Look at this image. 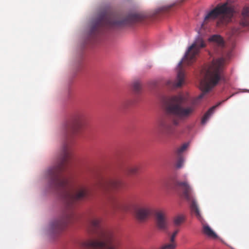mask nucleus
Listing matches in <instances>:
<instances>
[{
	"label": "nucleus",
	"mask_w": 249,
	"mask_h": 249,
	"mask_svg": "<svg viewBox=\"0 0 249 249\" xmlns=\"http://www.w3.org/2000/svg\"><path fill=\"white\" fill-rule=\"evenodd\" d=\"M83 124L84 117L81 114H75L66 124L64 128L65 140L54 165L49 167L45 173L50 186L60 192L65 203L66 209L62 215H74L71 210L73 204L85 197L87 195L86 187L80 186L73 188L69 184V179L61 174L71 157V138L78 133Z\"/></svg>",
	"instance_id": "f257e3e1"
},
{
	"label": "nucleus",
	"mask_w": 249,
	"mask_h": 249,
	"mask_svg": "<svg viewBox=\"0 0 249 249\" xmlns=\"http://www.w3.org/2000/svg\"><path fill=\"white\" fill-rule=\"evenodd\" d=\"M188 100L187 94H179L169 98L165 105V117L158 124L160 131L167 135L173 134L180 122L188 118L195 110L194 106L182 107Z\"/></svg>",
	"instance_id": "f03ea898"
},
{
	"label": "nucleus",
	"mask_w": 249,
	"mask_h": 249,
	"mask_svg": "<svg viewBox=\"0 0 249 249\" xmlns=\"http://www.w3.org/2000/svg\"><path fill=\"white\" fill-rule=\"evenodd\" d=\"M225 59L223 57L213 60L209 66L203 67L200 71L201 79L200 81V89L202 93L194 101L197 104L219 81L224 77Z\"/></svg>",
	"instance_id": "7ed1b4c3"
},
{
	"label": "nucleus",
	"mask_w": 249,
	"mask_h": 249,
	"mask_svg": "<svg viewBox=\"0 0 249 249\" xmlns=\"http://www.w3.org/2000/svg\"><path fill=\"white\" fill-rule=\"evenodd\" d=\"M146 18V16L141 13H132L128 14L124 18L114 14L102 13L94 21L91 28V34L99 32L100 28H113L124 25H130L135 23L142 21Z\"/></svg>",
	"instance_id": "20e7f679"
},
{
	"label": "nucleus",
	"mask_w": 249,
	"mask_h": 249,
	"mask_svg": "<svg viewBox=\"0 0 249 249\" xmlns=\"http://www.w3.org/2000/svg\"><path fill=\"white\" fill-rule=\"evenodd\" d=\"M205 45V43L201 37H198L196 39L194 42L188 48L183 59L178 63L180 69L178 72L176 81H168L167 82L168 86L173 88H178L182 85L185 78L184 72L181 69L183 62L187 65H191L196 61L200 50L204 48Z\"/></svg>",
	"instance_id": "39448f33"
},
{
	"label": "nucleus",
	"mask_w": 249,
	"mask_h": 249,
	"mask_svg": "<svg viewBox=\"0 0 249 249\" xmlns=\"http://www.w3.org/2000/svg\"><path fill=\"white\" fill-rule=\"evenodd\" d=\"M233 8L228 6V3L217 5L214 9L207 12L204 17L203 22L201 25V28H204L205 25L219 18V22L222 24L229 22L233 16Z\"/></svg>",
	"instance_id": "423d86ee"
},
{
	"label": "nucleus",
	"mask_w": 249,
	"mask_h": 249,
	"mask_svg": "<svg viewBox=\"0 0 249 249\" xmlns=\"http://www.w3.org/2000/svg\"><path fill=\"white\" fill-rule=\"evenodd\" d=\"M102 240H89L83 244L88 249H117L119 245V239L111 231L101 230Z\"/></svg>",
	"instance_id": "0eeeda50"
},
{
	"label": "nucleus",
	"mask_w": 249,
	"mask_h": 249,
	"mask_svg": "<svg viewBox=\"0 0 249 249\" xmlns=\"http://www.w3.org/2000/svg\"><path fill=\"white\" fill-rule=\"evenodd\" d=\"M176 186L182 191V196L190 203L192 212L199 218L200 214L196 200L194 198L192 189L187 181H177Z\"/></svg>",
	"instance_id": "6e6552de"
},
{
	"label": "nucleus",
	"mask_w": 249,
	"mask_h": 249,
	"mask_svg": "<svg viewBox=\"0 0 249 249\" xmlns=\"http://www.w3.org/2000/svg\"><path fill=\"white\" fill-rule=\"evenodd\" d=\"M155 223L158 229L161 231L166 230L168 226V220L166 213L161 211L156 212Z\"/></svg>",
	"instance_id": "1a4fd4ad"
},
{
	"label": "nucleus",
	"mask_w": 249,
	"mask_h": 249,
	"mask_svg": "<svg viewBox=\"0 0 249 249\" xmlns=\"http://www.w3.org/2000/svg\"><path fill=\"white\" fill-rule=\"evenodd\" d=\"M123 186L122 182L119 179H111L101 182L99 187L104 191L117 190Z\"/></svg>",
	"instance_id": "9d476101"
},
{
	"label": "nucleus",
	"mask_w": 249,
	"mask_h": 249,
	"mask_svg": "<svg viewBox=\"0 0 249 249\" xmlns=\"http://www.w3.org/2000/svg\"><path fill=\"white\" fill-rule=\"evenodd\" d=\"M150 209L147 206H137L135 208L136 218L140 222L145 221L151 214Z\"/></svg>",
	"instance_id": "9b49d317"
},
{
	"label": "nucleus",
	"mask_w": 249,
	"mask_h": 249,
	"mask_svg": "<svg viewBox=\"0 0 249 249\" xmlns=\"http://www.w3.org/2000/svg\"><path fill=\"white\" fill-rule=\"evenodd\" d=\"M100 220L98 218L92 217L89 220V226L90 232L92 233H96V231L100 229Z\"/></svg>",
	"instance_id": "f8f14e48"
},
{
	"label": "nucleus",
	"mask_w": 249,
	"mask_h": 249,
	"mask_svg": "<svg viewBox=\"0 0 249 249\" xmlns=\"http://www.w3.org/2000/svg\"><path fill=\"white\" fill-rule=\"evenodd\" d=\"M240 24L244 26H249V7H245L242 12Z\"/></svg>",
	"instance_id": "ddd939ff"
},
{
	"label": "nucleus",
	"mask_w": 249,
	"mask_h": 249,
	"mask_svg": "<svg viewBox=\"0 0 249 249\" xmlns=\"http://www.w3.org/2000/svg\"><path fill=\"white\" fill-rule=\"evenodd\" d=\"M109 204L114 211L124 209L123 202L114 198L111 199L109 202Z\"/></svg>",
	"instance_id": "4468645a"
},
{
	"label": "nucleus",
	"mask_w": 249,
	"mask_h": 249,
	"mask_svg": "<svg viewBox=\"0 0 249 249\" xmlns=\"http://www.w3.org/2000/svg\"><path fill=\"white\" fill-rule=\"evenodd\" d=\"M221 102H219L216 105L213 106L211 108H210L204 114L203 116L202 120L201 123L202 124H205L207 120L209 119L211 115L213 113L214 110L216 107L221 105Z\"/></svg>",
	"instance_id": "2eb2a0df"
},
{
	"label": "nucleus",
	"mask_w": 249,
	"mask_h": 249,
	"mask_svg": "<svg viewBox=\"0 0 249 249\" xmlns=\"http://www.w3.org/2000/svg\"><path fill=\"white\" fill-rule=\"evenodd\" d=\"M125 172L128 175H136L139 172V167L136 165H129L125 167Z\"/></svg>",
	"instance_id": "dca6fc26"
},
{
	"label": "nucleus",
	"mask_w": 249,
	"mask_h": 249,
	"mask_svg": "<svg viewBox=\"0 0 249 249\" xmlns=\"http://www.w3.org/2000/svg\"><path fill=\"white\" fill-rule=\"evenodd\" d=\"M203 232L207 236L211 237H216V235L208 225H204Z\"/></svg>",
	"instance_id": "f3484780"
},
{
	"label": "nucleus",
	"mask_w": 249,
	"mask_h": 249,
	"mask_svg": "<svg viewBox=\"0 0 249 249\" xmlns=\"http://www.w3.org/2000/svg\"><path fill=\"white\" fill-rule=\"evenodd\" d=\"M209 41H213L217 44L218 46H223L224 44L222 38L219 35H213L209 39Z\"/></svg>",
	"instance_id": "a211bd4d"
},
{
	"label": "nucleus",
	"mask_w": 249,
	"mask_h": 249,
	"mask_svg": "<svg viewBox=\"0 0 249 249\" xmlns=\"http://www.w3.org/2000/svg\"><path fill=\"white\" fill-rule=\"evenodd\" d=\"M184 221V216L183 215H178L174 217L173 219L174 225L175 226H178L182 224Z\"/></svg>",
	"instance_id": "6ab92c4d"
},
{
	"label": "nucleus",
	"mask_w": 249,
	"mask_h": 249,
	"mask_svg": "<svg viewBox=\"0 0 249 249\" xmlns=\"http://www.w3.org/2000/svg\"><path fill=\"white\" fill-rule=\"evenodd\" d=\"M132 88L134 91L136 93H139L142 89V85L140 81L136 80L132 84Z\"/></svg>",
	"instance_id": "aec40b11"
},
{
	"label": "nucleus",
	"mask_w": 249,
	"mask_h": 249,
	"mask_svg": "<svg viewBox=\"0 0 249 249\" xmlns=\"http://www.w3.org/2000/svg\"><path fill=\"white\" fill-rule=\"evenodd\" d=\"M178 4V2H176L173 3L172 4H171V5H166V6H164L161 7L160 8L158 9V12L160 13V12H163L168 11L170 8H171L173 6H176V5H177Z\"/></svg>",
	"instance_id": "412c9836"
},
{
	"label": "nucleus",
	"mask_w": 249,
	"mask_h": 249,
	"mask_svg": "<svg viewBox=\"0 0 249 249\" xmlns=\"http://www.w3.org/2000/svg\"><path fill=\"white\" fill-rule=\"evenodd\" d=\"M188 146V143H184L177 150V154L178 156H180L181 153L183 152Z\"/></svg>",
	"instance_id": "4be33fe9"
},
{
	"label": "nucleus",
	"mask_w": 249,
	"mask_h": 249,
	"mask_svg": "<svg viewBox=\"0 0 249 249\" xmlns=\"http://www.w3.org/2000/svg\"><path fill=\"white\" fill-rule=\"evenodd\" d=\"M176 246V243H172L170 242V243H167L163 245L161 248V249H175Z\"/></svg>",
	"instance_id": "5701e85b"
},
{
	"label": "nucleus",
	"mask_w": 249,
	"mask_h": 249,
	"mask_svg": "<svg viewBox=\"0 0 249 249\" xmlns=\"http://www.w3.org/2000/svg\"><path fill=\"white\" fill-rule=\"evenodd\" d=\"M178 156V159L177 161L176 166H177V168H180L182 167L184 160H183V159L182 157H181L180 156Z\"/></svg>",
	"instance_id": "b1692460"
},
{
	"label": "nucleus",
	"mask_w": 249,
	"mask_h": 249,
	"mask_svg": "<svg viewBox=\"0 0 249 249\" xmlns=\"http://www.w3.org/2000/svg\"><path fill=\"white\" fill-rule=\"evenodd\" d=\"M178 231H179L178 230H177L172 233V234L170 237V242H171L172 243H176L175 242V239L176 235L178 233Z\"/></svg>",
	"instance_id": "393cba45"
},
{
	"label": "nucleus",
	"mask_w": 249,
	"mask_h": 249,
	"mask_svg": "<svg viewBox=\"0 0 249 249\" xmlns=\"http://www.w3.org/2000/svg\"><path fill=\"white\" fill-rule=\"evenodd\" d=\"M164 185L167 188H170V186L167 185L166 183H164Z\"/></svg>",
	"instance_id": "a878e982"
},
{
	"label": "nucleus",
	"mask_w": 249,
	"mask_h": 249,
	"mask_svg": "<svg viewBox=\"0 0 249 249\" xmlns=\"http://www.w3.org/2000/svg\"><path fill=\"white\" fill-rule=\"evenodd\" d=\"M232 97V95L230 96V97H229V98H228L227 99H226L225 100V101H226V100H228L230 97ZM224 101H225V100H224V101H222V102H220L221 103V104L223 102H224Z\"/></svg>",
	"instance_id": "bb28decb"
},
{
	"label": "nucleus",
	"mask_w": 249,
	"mask_h": 249,
	"mask_svg": "<svg viewBox=\"0 0 249 249\" xmlns=\"http://www.w3.org/2000/svg\"><path fill=\"white\" fill-rule=\"evenodd\" d=\"M232 97V95L230 96V97H229V98H228L227 99H226L225 100V101H226V100H228L230 97ZM224 101H225V100H224V101H222V102H220L221 103V104L223 102H224Z\"/></svg>",
	"instance_id": "cd10ccee"
}]
</instances>
